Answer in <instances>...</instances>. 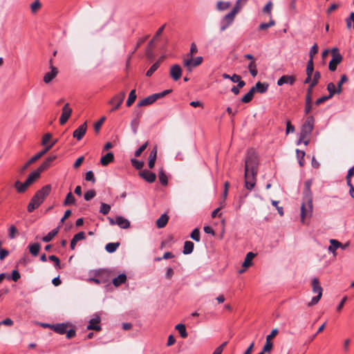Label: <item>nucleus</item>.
<instances>
[{"instance_id": "f257e3e1", "label": "nucleus", "mask_w": 354, "mask_h": 354, "mask_svg": "<svg viewBox=\"0 0 354 354\" xmlns=\"http://www.w3.org/2000/svg\"><path fill=\"white\" fill-rule=\"evenodd\" d=\"M259 160L256 152L253 149L248 151L245 159V187L248 190H252L257 182Z\"/></svg>"}, {"instance_id": "f03ea898", "label": "nucleus", "mask_w": 354, "mask_h": 354, "mask_svg": "<svg viewBox=\"0 0 354 354\" xmlns=\"http://www.w3.org/2000/svg\"><path fill=\"white\" fill-rule=\"evenodd\" d=\"M312 180H308L305 183L303 203L301 206V221L305 223L306 218L310 217L313 212V196L310 190Z\"/></svg>"}, {"instance_id": "7ed1b4c3", "label": "nucleus", "mask_w": 354, "mask_h": 354, "mask_svg": "<svg viewBox=\"0 0 354 354\" xmlns=\"http://www.w3.org/2000/svg\"><path fill=\"white\" fill-rule=\"evenodd\" d=\"M41 173L37 170H35L30 174L26 180L21 183L20 181H16L15 184V188L19 193L24 192L32 184H33L37 179L39 178Z\"/></svg>"}, {"instance_id": "20e7f679", "label": "nucleus", "mask_w": 354, "mask_h": 354, "mask_svg": "<svg viewBox=\"0 0 354 354\" xmlns=\"http://www.w3.org/2000/svg\"><path fill=\"white\" fill-rule=\"evenodd\" d=\"M313 292L315 294H317V296L313 297L311 299V301L308 304V306H313L315 304H317L319 301L320 300L322 296V292L323 289L322 286H320L319 281L317 278H314L312 280L311 282Z\"/></svg>"}, {"instance_id": "39448f33", "label": "nucleus", "mask_w": 354, "mask_h": 354, "mask_svg": "<svg viewBox=\"0 0 354 354\" xmlns=\"http://www.w3.org/2000/svg\"><path fill=\"white\" fill-rule=\"evenodd\" d=\"M313 127L314 118L313 116H308L302 126L298 144H299L302 140L306 139L311 133Z\"/></svg>"}, {"instance_id": "423d86ee", "label": "nucleus", "mask_w": 354, "mask_h": 354, "mask_svg": "<svg viewBox=\"0 0 354 354\" xmlns=\"http://www.w3.org/2000/svg\"><path fill=\"white\" fill-rule=\"evenodd\" d=\"M171 91V90H165L161 93H155L151 95H149V96L144 98L143 100H140L138 102V106H145L150 105V104H153V102H155L157 100L165 97L166 95L169 93Z\"/></svg>"}, {"instance_id": "0eeeda50", "label": "nucleus", "mask_w": 354, "mask_h": 354, "mask_svg": "<svg viewBox=\"0 0 354 354\" xmlns=\"http://www.w3.org/2000/svg\"><path fill=\"white\" fill-rule=\"evenodd\" d=\"M331 55L332 59L329 62L328 68L330 71H335L337 65L342 62L343 57L337 48H333L331 50Z\"/></svg>"}, {"instance_id": "6e6552de", "label": "nucleus", "mask_w": 354, "mask_h": 354, "mask_svg": "<svg viewBox=\"0 0 354 354\" xmlns=\"http://www.w3.org/2000/svg\"><path fill=\"white\" fill-rule=\"evenodd\" d=\"M126 96V93L124 91H122L116 95H115L109 101V104L112 106L111 112H114L118 110L121 104H122L124 97Z\"/></svg>"}, {"instance_id": "1a4fd4ad", "label": "nucleus", "mask_w": 354, "mask_h": 354, "mask_svg": "<svg viewBox=\"0 0 354 354\" xmlns=\"http://www.w3.org/2000/svg\"><path fill=\"white\" fill-rule=\"evenodd\" d=\"M236 15L232 11L227 15H225L221 21V32L225 31L230 26H231L236 17Z\"/></svg>"}, {"instance_id": "9d476101", "label": "nucleus", "mask_w": 354, "mask_h": 354, "mask_svg": "<svg viewBox=\"0 0 354 354\" xmlns=\"http://www.w3.org/2000/svg\"><path fill=\"white\" fill-rule=\"evenodd\" d=\"M203 59L201 56L195 58H193L192 57V58L190 57L185 59L183 60V64L189 71H192L193 68L201 65L203 62Z\"/></svg>"}, {"instance_id": "9b49d317", "label": "nucleus", "mask_w": 354, "mask_h": 354, "mask_svg": "<svg viewBox=\"0 0 354 354\" xmlns=\"http://www.w3.org/2000/svg\"><path fill=\"white\" fill-rule=\"evenodd\" d=\"M47 152H48V147L43 149L41 151L32 156L21 169L20 172L22 174L25 170L32 163L38 160L42 156H44Z\"/></svg>"}, {"instance_id": "f8f14e48", "label": "nucleus", "mask_w": 354, "mask_h": 354, "mask_svg": "<svg viewBox=\"0 0 354 354\" xmlns=\"http://www.w3.org/2000/svg\"><path fill=\"white\" fill-rule=\"evenodd\" d=\"M72 109L69 107V104L66 103L62 108V115L59 118V123L64 125L68 121L72 113Z\"/></svg>"}, {"instance_id": "ddd939ff", "label": "nucleus", "mask_w": 354, "mask_h": 354, "mask_svg": "<svg viewBox=\"0 0 354 354\" xmlns=\"http://www.w3.org/2000/svg\"><path fill=\"white\" fill-rule=\"evenodd\" d=\"M44 202V200L41 198L36 193L30 200L27 210L28 212H32L35 209L38 208L39 205Z\"/></svg>"}, {"instance_id": "4468645a", "label": "nucleus", "mask_w": 354, "mask_h": 354, "mask_svg": "<svg viewBox=\"0 0 354 354\" xmlns=\"http://www.w3.org/2000/svg\"><path fill=\"white\" fill-rule=\"evenodd\" d=\"M320 77H321L320 73L319 71L315 72V73L313 75V77L312 82L309 84V86H308V88L307 89V92H306V95L313 97V87L315 86L318 84Z\"/></svg>"}, {"instance_id": "2eb2a0df", "label": "nucleus", "mask_w": 354, "mask_h": 354, "mask_svg": "<svg viewBox=\"0 0 354 354\" xmlns=\"http://www.w3.org/2000/svg\"><path fill=\"white\" fill-rule=\"evenodd\" d=\"M169 75L174 80H178L182 75V68L178 64H174L171 66Z\"/></svg>"}, {"instance_id": "dca6fc26", "label": "nucleus", "mask_w": 354, "mask_h": 354, "mask_svg": "<svg viewBox=\"0 0 354 354\" xmlns=\"http://www.w3.org/2000/svg\"><path fill=\"white\" fill-rule=\"evenodd\" d=\"M87 130V124L84 122L80 125L76 130L74 131L73 136L77 140H80L84 136Z\"/></svg>"}, {"instance_id": "f3484780", "label": "nucleus", "mask_w": 354, "mask_h": 354, "mask_svg": "<svg viewBox=\"0 0 354 354\" xmlns=\"http://www.w3.org/2000/svg\"><path fill=\"white\" fill-rule=\"evenodd\" d=\"M58 69L54 66H51L50 71L46 73L44 76V82L46 84H49L57 75Z\"/></svg>"}, {"instance_id": "a211bd4d", "label": "nucleus", "mask_w": 354, "mask_h": 354, "mask_svg": "<svg viewBox=\"0 0 354 354\" xmlns=\"http://www.w3.org/2000/svg\"><path fill=\"white\" fill-rule=\"evenodd\" d=\"M330 245L328 248V250L330 252H332L335 254V251L340 248L342 250H345L348 245L349 243H346V244H342L339 241L335 240V239H330Z\"/></svg>"}, {"instance_id": "6ab92c4d", "label": "nucleus", "mask_w": 354, "mask_h": 354, "mask_svg": "<svg viewBox=\"0 0 354 354\" xmlns=\"http://www.w3.org/2000/svg\"><path fill=\"white\" fill-rule=\"evenodd\" d=\"M139 175L149 183L155 182L156 179V175L154 173L151 172L147 169L140 171Z\"/></svg>"}, {"instance_id": "aec40b11", "label": "nucleus", "mask_w": 354, "mask_h": 354, "mask_svg": "<svg viewBox=\"0 0 354 354\" xmlns=\"http://www.w3.org/2000/svg\"><path fill=\"white\" fill-rule=\"evenodd\" d=\"M100 320L101 319L99 316H96L95 317L91 319L86 327L87 330H93L95 331L101 330V326L99 325Z\"/></svg>"}, {"instance_id": "412c9836", "label": "nucleus", "mask_w": 354, "mask_h": 354, "mask_svg": "<svg viewBox=\"0 0 354 354\" xmlns=\"http://www.w3.org/2000/svg\"><path fill=\"white\" fill-rule=\"evenodd\" d=\"M296 81V77L294 75H283L277 81L278 86H282L284 84L293 85Z\"/></svg>"}, {"instance_id": "4be33fe9", "label": "nucleus", "mask_w": 354, "mask_h": 354, "mask_svg": "<svg viewBox=\"0 0 354 354\" xmlns=\"http://www.w3.org/2000/svg\"><path fill=\"white\" fill-rule=\"evenodd\" d=\"M268 83L257 82L252 88H254V93H265L268 91Z\"/></svg>"}, {"instance_id": "5701e85b", "label": "nucleus", "mask_w": 354, "mask_h": 354, "mask_svg": "<svg viewBox=\"0 0 354 354\" xmlns=\"http://www.w3.org/2000/svg\"><path fill=\"white\" fill-rule=\"evenodd\" d=\"M115 223L122 229H128L131 225L130 221L128 219L121 216L115 217Z\"/></svg>"}, {"instance_id": "b1692460", "label": "nucleus", "mask_w": 354, "mask_h": 354, "mask_svg": "<svg viewBox=\"0 0 354 354\" xmlns=\"http://www.w3.org/2000/svg\"><path fill=\"white\" fill-rule=\"evenodd\" d=\"M56 156H49L37 169L40 173L46 170L50 166L53 161H54L56 159Z\"/></svg>"}, {"instance_id": "393cba45", "label": "nucleus", "mask_w": 354, "mask_h": 354, "mask_svg": "<svg viewBox=\"0 0 354 354\" xmlns=\"http://www.w3.org/2000/svg\"><path fill=\"white\" fill-rule=\"evenodd\" d=\"M51 191V185H46L38 190L36 194L41 198L42 200H45V198L49 195Z\"/></svg>"}, {"instance_id": "a878e982", "label": "nucleus", "mask_w": 354, "mask_h": 354, "mask_svg": "<svg viewBox=\"0 0 354 354\" xmlns=\"http://www.w3.org/2000/svg\"><path fill=\"white\" fill-rule=\"evenodd\" d=\"M50 327L55 332L63 335L66 333L68 325L66 324H57L55 325H47Z\"/></svg>"}, {"instance_id": "bb28decb", "label": "nucleus", "mask_w": 354, "mask_h": 354, "mask_svg": "<svg viewBox=\"0 0 354 354\" xmlns=\"http://www.w3.org/2000/svg\"><path fill=\"white\" fill-rule=\"evenodd\" d=\"M85 238H86V236H85V234L84 232H78L77 234H76L73 236V238L72 239V240L71 241V245H70L71 249L74 250L75 248V245L77 244V242L80 240H83Z\"/></svg>"}, {"instance_id": "cd10ccee", "label": "nucleus", "mask_w": 354, "mask_h": 354, "mask_svg": "<svg viewBox=\"0 0 354 354\" xmlns=\"http://www.w3.org/2000/svg\"><path fill=\"white\" fill-rule=\"evenodd\" d=\"M114 160V155L112 152L107 153L100 159V163L102 166H107L109 163Z\"/></svg>"}, {"instance_id": "c85d7f7f", "label": "nucleus", "mask_w": 354, "mask_h": 354, "mask_svg": "<svg viewBox=\"0 0 354 354\" xmlns=\"http://www.w3.org/2000/svg\"><path fill=\"white\" fill-rule=\"evenodd\" d=\"M255 256H256V254L254 253H253L252 252H248L246 254V257L244 259L242 266L244 268H248V267L251 266L252 264V261Z\"/></svg>"}, {"instance_id": "c756f323", "label": "nucleus", "mask_w": 354, "mask_h": 354, "mask_svg": "<svg viewBox=\"0 0 354 354\" xmlns=\"http://www.w3.org/2000/svg\"><path fill=\"white\" fill-rule=\"evenodd\" d=\"M248 1V0H236L235 6L232 10V12L235 15H237L242 10L243 7L246 5Z\"/></svg>"}, {"instance_id": "7c9ffc66", "label": "nucleus", "mask_w": 354, "mask_h": 354, "mask_svg": "<svg viewBox=\"0 0 354 354\" xmlns=\"http://www.w3.org/2000/svg\"><path fill=\"white\" fill-rule=\"evenodd\" d=\"M169 220V216L166 214H162L160 218H158L156 221V226L158 228H162L164 227Z\"/></svg>"}, {"instance_id": "2f4dec72", "label": "nucleus", "mask_w": 354, "mask_h": 354, "mask_svg": "<svg viewBox=\"0 0 354 354\" xmlns=\"http://www.w3.org/2000/svg\"><path fill=\"white\" fill-rule=\"evenodd\" d=\"M313 109V97L306 95L305 99V113L308 114Z\"/></svg>"}, {"instance_id": "473e14b6", "label": "nucleus", "mask_w": 354, "mask_h": 354, "mask_svg": "<svg viewBox=\"0 0 354 354\" xmlns=\"http://www.w3.org/2000/svg\"><path fill=\"white\" fill-rule=\"evenodd\" d=\"M28 248H29V252H30V254L32 256L36 257L38 255V254L39 252V250L41 248V245L39 243H35L32 244H30L28 246Z\"/></svg>"}, {"instance_id": "72a5a7b5", "label": "nucleus", "mask_w": 354, "mask_h": 354, "mask_svg": "<svg viewBox=\"0 0 354 354\" xmlns=\"http://www.w3.org/2000/svg\"><path fill=\"white\" fill-rule=\"evenodd\" d=\"M127 280V276L125 274H120L117 277L113 279V284L115 287L120 286L121 284L124 283Z\"/></svg>"}, {"instance_id": "f704fd0d", "label": "nucleus", "mask_w": 354, "mask_h": 354, "mask_svg": "<svg viewBox=\"0 0 354 354\" xmlns=\"http://www.w3.org/2000/svg\"><path fill=\"white\" fill-rule=\"evenodd\" d=\"M165 26L166 25L164 24L158 28V30L156 32L153 38L148 44L149 48H151L153 47L155 40L162 33V32L165 28Z\"/></svg>"}, {"instance_id": "c9c22d12", "label": "nucleus", "mask_w": 354, "mask_h": 354, "mask_svg": "<svg viewBox=\"0 0 354 354\" xmlns=\"http://www.w3.org/2000/svg\"><path fill=\"white\" fill-rule=\"evenodd\" d=\"M230 2L229 1H218L216 3V10L218 11H224L227 10L230 6Z\"/></svg>"}, {"instance_id": "e433bc0d", "label": "nucleus", "mask_w": 354, "mask_h": 354, "mask_svg": "<svg viewBox=\"0 0 354 354\" xmlns=\"http://www.w3.org/2000/svg\"><path fill=\"white\" fill-rule=\"evenodd\" d=\"M194 247V243L189 241H187L184 243L183 254H189L193 252Z\"/></svg>"}, {"instance_id": "4c0bfd02", "label": "nucleus", "mask_w": 354, "mask_h": 354, "mask_svg": "<svg viewBox=\"0 0 354 354\" xmlns=\"http://www.w3.org/2000/svg\"><path fill=\"white\" fill-rule=\"evenodd\" d=\"M175 329L178 331V333H180L181 337H183V338L187 337L188 334L187 333L186 327H185V324H177L175 326Z\"/></svg>"}, {"instance_id": "58836bf2", "label": "nucleus", "mask_w": 354, "mask_h": 354, "mask_svg": "<svg viewBox=\"0 0 354 354\" xmlns=\"http://www.w3.org/2000/svg\"><path fill=\"white\" fill-rule=\"evenodd\" d=\"M254 93V88H251L249 92L243 96L241 98V102L243 103H249L252 101Z\"/></svg>"}, {"instance_id": "ea45409f", "label": "nucleus", "mask_w": 354, "mask_h": 354, "mask_svg": "<svg viewBox=\"0 0 354 354\" xmlns=\"http://www.w3.org/2000/svg\"><path fill=\"white\" fill-rule=\"evenodd\" d=\"M248 68L250 71V73L251 74V75L252 77H256L257 75V73H258V71H257V64H256V61H254V62H250L248 66Z\"/></svg>"}, {"instance_id": "a19ab883", "label": "nucleus", "mask_w": 354, "mask_h": 354, "mask_svg": "<svg viewBox=\"0 0 354 354\" xmlns=\"http://www.w3.org/2000/svg\"><path fill=\"white\" fill-rule=\"evenodd\" d=\"M58 233V229H54L48 233L47 235L42 238L44 242H50Z\"/></svg>"}, {"instance_id": "79ce46f5", "label": "nucleus", "mask_w": 354, "mask_h": 354, "mask_svg": "<svg viewBox=\"0 0 354 354\" xmlns=\"http://www.w3.org/2000/svg\"><path fill=\"white\" fill-rule=\"evenodd\" d=\"M327 90L329 92V95L328 96H330V98L335 94H339L340 92H337V88L335 87V85L333 82H330L327 85Z\"/></svg>"}, {"instance_id": "37998d69", "label": "nucleus", "mask_w": 354, "mask_h": 354, "mask_svg": "<svg viewBox=\"0 0 354 354\" xmlns=\"http://www.w3.org/2000/svg\"><path fill=\"white\" fill-rule=\"evenodd\" d=\"M119 246H120L119 242L109 243L106 245L105 250L109 253H113L118 248Z\"/></svg>"}, {"instance_id": "c03bdc74", "label": "nucleus", "mask_w": 354, "mask_h": 354, "mask_svg": "<svg viewBox=\"0 0 354 354\" xmlns=\"http://www.w3.org/2000/svg\"><path fill=\"white\" fill-rule=\"evenodd\" d=\"M136 100V90L133 89L131 91L129 97L127 100L126 104L127 106H131Z\"/></svg>"}, {"instance_id": "a18cd8bd", "label": "nucleus", "mask_w": 354, "mask_h": 354, "mask_svg": "<svg viewBox=\"0 0 354 354\" xmlns=\"http://www.w3.org/2000/svg\"><path fill=\"white\" fill-rule=\"evenodd\" d=\"M75 203V198L74 196L73 195L72 192H70L67 195L64 201V205L68 206L70 205H73Z\"/></svg>"}, {"instance_id": "49530a36", "label": "nucleus", "mask_w": 354, "mask_h": 354, "mask_svg": "<svg viewBox=\"0 0 354 354\" xmlns=\"http://www.w3.org/2000/svg\"><path fill=\"white\" fill-rule=\"evenodd\" d=\"M158 178H159V180H160V183L162 185L166 186L167 185V183H168L167 176V175L165 174V171L162 169H161L159 171Z\"/></svg>"}, {"instance_id": "de8ad7c7", "label": "nucleus", "mask_w": 354, "mask_h": 354, "mask_svg": "<svg viewBox=\"0 0 354 354\" xmlns=\"http://www.w3.org/2000/svg\"><path fill=\"white\" fill-rule=\"evenodd\" d=\"M41 8V3H40V1L39 0H36L31 5H30V9H31V12L33 13V14H35L37 13L39 10L40 8Z\"/></svg>"}, {"instance_id": "09e8293b", "label": "nucleus", "mask_w": 354, "mask_h": 354, "mask_svg": "<svg viewBox=\"0 0 354 354\" xmlns=\"http://www.w3.org/2000/svg\"><path fill=\"white\" fill-rule=\"evenodd\" d=\"M313 71H314L313 60H312V59H309V60L307 63V66H306V75L307 76L313 75Z\"/></svg>"}, {"instance_id": "8fccbe9b", "label": "nucleus", "mask_w": 354, "mask_h": 354, "mask_svg": "<svg viewBox=\"0 0 354 354\" xmlns=\"http://www.w3.org/2000/svg\"><path fill=\"white\" fill-rule=\"evenodd\" d=\"M139 120L138 118H133L131 122V127L133 134H136L138 131V128L139 126Z\"/></svg>"}, {"instance_id": "3c124183", "label": "nucleus", "mask_w": 354, "mask_h": 354, "mask_svg": "<svg viewBox=\"0 0 354 354\" xmlns=\"http://www.w3.org/2000/svg\"><path fill=\"white\" fill-rule=\"evenodd\" d=\"M52 138V134L50 133H47L44 135L41 140V145H43L45 147L49 145V142Z\"/></svg>"}, {"instance_id": "603ef678", "label": "nucleus", "mask_w": 354, "mask_h": 354, "mask_svg": "<svg viewBox=\"0 0 354 354\" xmlns=\"http://www.w3.org/2000/svg\"><path fill=\"white\" fill-rule=\"evenodd\" d=\"M296 153H297V158L299 159V165L301 167L304 166V158L305 154H306L305 151L299 150V149H297L296 150Z\"/></svg>"}, {"instance_id": "864d4df0", "label": "nucleus", "mask_w": 354, "mask_h": 354, "mask_svg": "<svg viewBox=\"0 0 354 354\" xmlns=\"http://www.w3.org/2000/svg\"><path fill=\"white\" fill-rule=\"evenodd\" d=\"M273 348L272 342L266 339V344H264L262 351L263 353H270Z\"/></svg>"}, {"instance_id": "5fc2aeb1", "label": "nucleus", "mask_w": 354, "mask_h": 354, "mask_svg": "<svg viewBox=\"0 0 354 354\" xmlns=\"http://www.w3.org/2000/svg\"><path fill=\"white\" fill-rule=\"evenodd\" d=\"M19 234V231L15 225H11L9 228V238L14 239Z\"/></svg>"}, {"instance_id": "6e6d98bb", "label": "nucleus", "mask_w": 354, "mask_h": 354, "mask_svg": "<svg viewBox=\"0 0 354 354\" xmlns=\"http://www.w3.org/2000/svg\"><path fill=\"white\" fill-rule=\"evenodd\" d=\"M160 66V62H156L154 63L150 68L147 71L146 75L150 77L153 75V73Z\"/></svg>"}, {"instance_id": "4d7b16f0", "label": "nucleus", "mask_w": 354, "mask_h": 354, "mask_svg": "<svg viewBox=\"0 0 354 354\" xmlns=\"http://www.w3.org/2000/svg\"><path fill=\"white\" fill-rule=\"evenodd\" d=\"M111 210V206L106 203H102L100 212L104 215H106Z\"/></svg>"}, {"instance_id": "13d9d810", "label": "nucleus", "mask_w": 354, "mask_h": 354, "mask_svg": "<svg viewBox=\"0 0 354 354\" xmlns=\"http://www.w3.org/2000/svg\"><path fill=\"white\" fill-rule=\"evenodd\" d=\"M48 259L54 262L55 266L57 268L61 269L63 268V266L61 265L59 259L56 256L50 255L48 257Z\"/></svg>"}, {"instance_id": "bf43d9fd", "label": "nucleus", "mask_w": 354, "mask_h": 354, "mask_svg": "<svg viewBox=\"0 0 354 354\" xmlns=\"http://www.w3.org/2000/svg\"><path fill=\"white\" fill-rule=\"evenodd\" d=\"M275 25V21L273 19H270V21L268 23H263L261 24L259 26V30H266L272 26H274Z\"/></svg>"}, {"instance_id": "052dcab7", "label": "nucleus", "mask_w": 354, "mask_h": 354, "mask_svg": "<svg viewBox=\"0 0 354 354\" xmlns=\"http://www.w3.org/2000/svg\"><path fill=\"white\" fill-rule=\"evenodd\" d=\"M348 81V77L346 75H343L342 77H341V79L339 80V82H338L337 84V92H340L342 93V85L344 83Z\"/></svg>"}, {"instance_id": "680f3d73", "label": "nucleus", "mask_w": 354, "mask_h": 354, "mask_svg": "<svg viewBox=\"0 0 354 354\" xmlns=\"http://www.w3.org/2000/svg\"><path fill=\"white\" fill-rule=\"evenodd\" d=\"M190 236L194 241H200V231L198 228L194 229L190 234Z\"/></svg>"}, {"instance_id": "e2e57ef3", "label": "nucleus", "mask_w": 354, "mask_h": 354, "mask_svg": "<svg viewBox=\"0 0 354 354\" xmlns=\"http://www.w3.org/2000/svg\"><path fill=\"white\" fill-rule=\"evenodd\" d=\"M105 120H106V118L102 117L100 118V120L98 122H97L96 123L94 124V129L97 133L100 131V129L102 125L103 124V123L104 122Z\"/></svg>"}, {"instance_id": "0e129e2a", "label": "nucleus", "mask_w": 354, "mask_h": 354, "mask_svg": "<svg viewBox=\"0 0 354 354\" xmlns=\"http://www.w3.org/2000/svg\"><path fill=\"white\" fill-rule=\"evenodd\" d=\"M96 193L93 189L89 190L84 194V198L86 201H90L95 197Z\"/></svg>"}, {"instance_id": "69168bd1", "label": "nucleus", "mask_w": 354, "mask_h": 354, "mask_svg": "<svg viewBox=\"0 0 354 354\" xmlns=\"http://www.w3.org/2000/svg\"><path fill=\"white\" fill-rule=\"evenodd\" d=\"M239 75H236V74H234L233 75L230 76V75L227 74V73H223L222 75V77L224 78V79H230L232 82H236L239 81Z\"/></svg>"}, {"instance_id": "338daca9", "label": "nucleus", "mask_w": 354, "mask_h": 354, "mask_svg": "<svg viewBox=\"0 0 354 354\" xmlns=\"http://www.w3.org/2000/svg\"><path fill=\"white\" fill-rule=\"evenodd\" d=\"M318 52V46L317 44H315L310 48L309 52V57L310 59H312L313 60L314 56Z\"/></svg>"}, {"instance_id": "774afa93", "label": "nucleus", "mask_w": 354, "mask_h": 354, "mask_svg": "<svg viewBox=\"0 0 354 354\" xmlns=\"http://www.w3.org/2000/svg\"><path fill=\"white\" fill-rule=\"evenodd\" d=\"M132 165L137 169H141L143 167L144 162L136 159H131Z\"/></svg>"}]
</instances>
